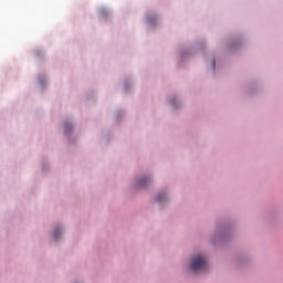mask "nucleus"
<instances>
[{
	"instance_id": "nucleus-2",
	"label": "nucleus",
	"mask_w": 283,
	"mask_h": 283,
	"mask_svg": "<svg viewBox=\"0 0 283 283\" xmlns=\"http://www.w3.org/2000/svg\"><path fill=\"white\" fill-rule=\"evenodd\" d=\"M166 199L167 197L165 195H158L157 202H165Z\"/></svg>"
},
{
	"instance_id": "nucleus-1",
	"label": "nucleus",
	"mask_w": 283,
	"mask_h": 283,
	"mask_svg": "<svg viewBox=\"0 0 283 283\" xmlns=\"http://www.w3.org/2000/svg\"><path fill=\"white\" fill-rule=\"evenodd\" d=\"M207 269V259L205 256H195L190 263V271L196 273L198 271H206Z\"/></svg>"
},
{
	"instance_id": "nucleus-4",
	"label": "nucleus",
	"mask_w": 283,
	"mask_h": 283,
	"mask_svg": "<svg viewBox=\"0 0 283 283\" xmlns=\"http://www.w3.org/2000/svg\"><path fill=\"white\" fill-rule=\"evenodd\" d=\"M143 185H144V187H145V185H147V179L146 178H144Z\"/></svg>"
},
{
	"instance_id": "nucleus-3",
	"label": "nucleus",
	"mask_w": 283,
	"mask_h": 283,
	"mask_svg": "<svg viewBox=\"0 0 283 283\" xmlns=\"http://www.w3.org/2000/svg\"><path fill=\"white\" fill-rule=\"evenodd\" d=\"M59 235H61V232L59 230H54L53 232V238H59Z\"/></svg>"
},
{
	"instance_id": "nucleus-5",
	"label": "nucleus",
	"mask_w": 283,
	"mask_h": 283,
	"mask_svg": "<svg viewBox=\"0 0 283 283\" xmlns=\"http://www.w3.org/2000/svg\"><path fill=\"white\" fill-rule=\"evenodd\" d=\"M212 67H216V62H212Z\"/></svg>"
}]
</instances>
